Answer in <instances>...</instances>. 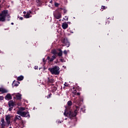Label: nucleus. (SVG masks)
<instances>
[{"label": "nucleus", "mask_w": 128, "mask_h": 128, "mask_svg": "<svg viewBox=\"0 0 128 128\" xmlns=\"http://www.w3.org/2000/svg\"><path fill=\"white\" fill-rule=\"evenodd\" d=\"M63 68H64V66H63Z\"/></svg>", "instance_id": "54"}, {"label": "nucleus", "mask_w": 128, "mask_h": 128, "mask_svg": "<svg viewBox=\"0 0 128 128\" xmlns=\"http://www.w3.org/2000/svg\"><path fill=\"white\" fill-rule=\"evenodd\" d=\"M4 96H0V100H4Z\"/></svg>", "instance_id": "33"}, {"label": "nucleus", "mask_w": 128, "mask_h": 128, "mask_svg": "<svg viewBox=\"0 0 128 128\" xmlns=\"http://www.w3.org/2000/svg\"><path fill=\"white\" fill-rule=\"evenodd\" d=\"M34 70H38V66H35L34 67Z\"/></svg>", "instance_id": "37"}, {"label": "nucleus", "mask_w": 128, "mask_h": 128, "mask_svg": "<svg viewBox=\"0 0 128 128\" xmlns=\"http://www.w3.org/2000/svg\"><path fill=\"white\" fill-rule=\"evenodd\" d=\"M14 95L16 97V100H22V94L20 93H17V94H12V96Z\"/></svg>", "instance_id": "9"}, {"label": "nucleus", "mask_w": 128, "mask_h": 128, "mask_svg": "<svg viewBox=\"0 0 128 128\" xmlns=\"http://www.w3.org/2000/svg\"><path fill=\"white\" fill-rule=\"evenodd\" d=\"M65 86H66V85H64Z\"/></svg>", "instance_id": "51"}, {"label": "nucleus", "mask_w": 128, "mask_h": 128, "mask_svg": "<svg viewBox=\"0 0 128 128\" xmlns=\"http://www.w3.org/2000/svg\"><path fill=\"white\" fill-rule=\"evenodd\" d=\"M22 112L20 111V110H19L17 111L16 114H20V116H21L22 115Z\"/></svg>", "instance_id": "26"}, {"label": "nucleus", "mask_w": 128, "mask_h": 128, "mask_svg": "<svg viewBox=\"0 0 128 128\" xmlns=\"http://www.w3.org/2000/svg\"><path fill=\"white\" fill-rule=\"evenodd\" d=\"M50 4H52V0L50 2Z\"/></svg>", "instance_id": "45"}, {"label": "nucleus", "mask_w": 128, "mask_h": 128, "mask_svg": "<svg viewBox=\"0 0 128 128\" xmlns=\"http://www.w3.org/2000/svg\"><path fill=\"white\" fill-rule=\"evenodd\" d=\"M2 2V1L0 0V2Z\"/></svg>", "instance_id": "53"}, {"label": "nucleus", "mask_w": 128, "mask_h": 128, "mask_svg": "<svg viewBox=\"0 0 128 128\" xmlns=\"http://www.w3.org/2000/svg\"><path fill=\"white\" fill-rule=\"evenodd\" d=\"M13 86H18V84H20V82L18 81L14 80L12 82Z\"/></svg>", "instance_id": "15"}, {"label": "nucleus", "mask_w": 128, "mask_h": 128, "mask_svg": "<svg viewBox=\"0 0 128 128\" xmlns=\"http://www.w3.org/2000/svg\"><path fill=\"white\" fill-rule=\"evenodd\" d=\"M59 52H58L57 54L59 58L62 57V49H58Z\"/></svg>", "instance_id": "14"}, {"label": "nucleus", "mask_w": 128, "mask_h": 128, "mask_svg": "<svg viewBox=\"0 0 128 128\" xmlns=\"http://www.w3.org/2000/svg\"><path fill=\"white\" fill-rule=\"evenodd\" d=\"M50 96H52V94L51 93L48 94V96H46V98H50Z\"/></svg>", "instance_id": "29"}, {"label": "nucleus", "mask_w": 128, "mask_h": 128, "mask_svg": "<svg viewBox=\"0 0 128 128\" xmlns=\"http://www.w3.org/2000/svg\"><path fill=\"white\" fill-rule=\"evenodd\" d=\"M54 18H56V20H60V18H62V14L60 12L54 15Z\"/></svg>", "instance_id": "12"}, {"label": "nucleus", "mask_w": 128, "mask_h": 128, "mask_svg": "<svg viewBox=\"0 0 128 128\" xmlns=\"http://www.w3.org/2000/svg\"><path fill=\"white\" fill-rule=\"evenodd\" d=\"M62 42L64 46H67V48H68L70 46V42H68V38H64L63 39H62Z\"/></svg>", "instance_id": "6"}, {"label": "nucleus", "mask_w": 128, "mask_h": 128, "mask_svg": "<svg viewBox=\"0 0 128 128\" xmlns=\"http://www.w3.org/2000/svg\"><path fill=\"white\" fill-rule=\"evenodd\" d=\"M24 14H26V12H24Z\"/></svg>", "instance_id": "49"}, {"label": "nucleus", "mask_w": 128, "mask_h": 128, "mask_svg": "<svg viewBox=\"0 0 128 128\" xmlns=\"http://www.w3.org/2000/svg\"><path fill=\"white\" fill-rule=\"evenodd\" d=\"M64 54H68V52L66 51V50H64Z\"/></svg>", "instance_id": "34"}, {"label": "nucleus", "mask_w": 128, "mask_h": 128, "mask_svg": "<svg viewBox=\"0 0 128 128\" xmlns=\"http://www.w3.org/2000/svg\"><path fill=\"white\" fill-rule=\"evenodd\" d=\"M8 11L7 10H4L2 12V13L0 14V22H6V16Z\"/></svg>", "instance_id": "4"}, {"label": "nucleus", "mask_w": 128, "mask_h": 128, "mask_svg": "<svg viewBox=\"0 0 128 128\" xmlns=\"http://www.w3.org/2000/svg\"><path fill=\"white\" fill-rule=\"evenodd\" d=\"M8 106L9 107L8 111L12 112V108H14V106H16V104L12 100H10L8 102Z\"/></svg>", "instance_id": "5"}, {"label": "nucleus", "mask_w": 128, "mask_h": 128, "mask_svg": "<svg viewBox=\"0 0 128 128\" xmlns=\"http://www.w3.org/2000/svg\"><path fill=\"white\" fill-rule=\"evenodd\" d=\"M54 80L48 78V84H54Z\"/></svg>", "instance_id": "17"}, {"label": "nucleus", "mask_w": 128, "mask_h": 128, "mask_svg": "<svg viewBox=\"0 0 128 128\" xmlns=\"http://www.w3.org/2000/svg\"><path fill=\"white\" fill-rule=\"evenodd\" d=\"M58 62H58V60H56L54 61V64H58Z\"/></svg>", "instance_id": "40"}, {"label": "nucleus", "mask_w": 128, "mask_h": 128, "mask_svg": "<svg viewBox=\"0 0 128 128\" xmlns=\"http://www.w3.org/2000/svg\"><path fill=\"white\" fill-rule=\"evenodd\" d=\"M51 53L54 54V56H52L51 58L50 56L47 57L46 60H48V62H52V61L56 58V54H58V52H56V50L54 49L52 50Z\"/></svg>", "instance_id": "3"}, {"label": "nucleus", "mask_w": 128, "mask_h": 128, "mask_svg": "<svg viewBox=\"0 0 128 128\" xmlns=\"http://www.w3.org/2000/svg\"><path fill=\"white\" fill-rule=\"evenodd\" d=\"M26 110V108L24 107H20V108H19V110L20 111V112H22V110Z\"/></svg>", "instance_id": "25"}, {"label": "nucleus", "mask_w": 128, "mask_h": 128, "mask_svg": "<svg viewBox=\"0 0 128 128\" xmlns=\"http://www.w3.org/2000/svg\"><path fill=\"white\" fill-rule=\"evenodd\" d=\"M42 60H43V62H44V64H46V59L44 58L42 59Z\"/></svg>", "instance_id": "38"}, {"label": "nucleus", "mask_w": 128, "mask_h": 128, "mask_svg": "<svg viewBox=\"0 0 128 128\" xmlns=\"http://www.w3.org/2000/svg\"><path fill=\"white\" fill-rule=\"evenodd\" d=\"M30 16V13L27 12V14L24 16L25 18H30L32 16Z\"/></svg>", "instance_id": "20"}, {"label": "nucleus", "mask_w": 128, "mask_h": 128, "mask_svg": "<svg viewBox=\"0 0 128 128\" xmlns=\"http://www.w3.org/2000/svg\"><path fill=\"white\" fill-rule=\"evenodd\" d=\"M18 118H20V120H22V117L20 116H18Z\"/></svg>", "instance_id": "42"}, {"label": "nucleus", "mask_w": 128, "mask_h": 128, "mask_svg": "<svg viewBox=\"0 0 128 128\" xmlns=\"http://www.w3.org/2000/svg\"><path fill=\"white\" fill-rule=\"evenodd\" d=\"M110 24V21H108V19H107V20H106V24Z\"/></svg>", "instance_id": "32"}, {"label": "nucleus", "mask_w": 128, "mask_h": 128, "mask_svg": "<svg viewBox=\"0 0 128 128\" xmlns=\"http://www.w3.org/2000/svg\"><path fill=\"white\" fill-rule=\"evenodd\" d=\"M68 106H72V102L70 100L68 101Z\"/></svg>", "instance_id": "22"}, {"label": "nucleus", "mask_w": 128, "mask_h": 128, "mask_svg": "<svg viewBox=\"0 0 128 128\" xmlns=\"http://www.w3.org/2000/svg\"><path fill=\"white\" fill-rule=\"evenodd\" d=\"M20 120V118H18V116H16L14 118V122H16V120Z\"/></svg>", "instance_id": "23"}, {"label": "nucleus", "mask_w": 128, "mask_h": 128, "mask_svg": "<svg viewBox=\"0 0 128 128\" xmlns=\"http://www.w3.org/2000/svg\"><path fill=\"white\" fill-rule=\"evenodd\" d=\"M11 24L13 25L14 24V22H12Z\"/></svg>", "instance_id": "48"}, {"label": "nucleus", "mask_w": 128, "mask_h": 128, "mask_svg": "<svg viewBox=\"0 0 128 128\" xmlns=\"http://www.w3.org/2000/svg\"><path fill=\"white\" fill-rule=\"evenodd\" d=\"M9 128H12V126L10 127Z\"/></svg>", "instance_id": "52"}, {"label": "nucleus", "mask_w": 128, "mask_h": 128, "mask_svg": "<svg viewBox=\"0 0 128 128\" xmlns=\"http://www.w3.org/2000/svg\"><path fill=\"white\" fill-rule=\"evenodd\" d=\"M20 116H22V118H30V112H28V111H27L26 112H22Z\"/></svg>", "instance_id": "7"}, {"label": "nucleus", "mask_w": 128, "mask_h": 128, "mask_svg": "<svg viewBox=\"0 0 128 128\" xmlns=\"http://www.w3.org/2000/svg\"><path fill=\"white\" fill-rule=\"evenodd\" d=\"M74 92H74V94H75V95H76V96H80V92H77V93H76V90H74Z\"/></svg>", "instance_id": "24"}, {"label": "nucleus", "mask_w": 128, "mask_h": 128, "mask_svg": "<svg viewBox=\"0 0 128 128\" xmlns=\"http://www.w3.org/2000/svg\"><path fill=\"white\" fill-rule=\"evenodd\" d=\"M2 92V88H0V92Z\"/></svg>", "instance_id": "46"}, {"label": "nucleus", "mask_w": 128, "mask_h": 128, "mask_svg": "<svg viewBox=\"0 0 128 128\" xmlns=\"http://www.w3.org/2000/svg\"><path fill=\"white\" fill-rule=\"evenodd\" d=\"M60 10H63L64 14H66V12H68V10L64 8V9L62 8H60Z\"/></svg>", "instance_id": "28"}, {"label": "nucleus", "mask_w": 128, "mask_h": 128, "mask_svg": "<svg viewBox=\"0 0 128 128\" xmlns=\"http://www.w3.org/2000/svg\"><path fill=\"white\" fill-rule=\"evenodd\" d=\"M63 68H64V66H63Z\"/></svg>", "instance_id": "55"}, {"label": "nucleus", "mask_w": 128, "mask_h": 128, "mask_svg": "<svg viewBox=\"0 0 128 128\" xmlns=\"http://www.w3.org/2000/svg\"><path fill=\"white\" fill-rule=\"evenodd\" d=\"M106 6H102V11L104 10H106Z\"/></svg>", "instance_id": "30"}, {"label": "nucleus", "mask_w": 128, "mask_h": 128, "mask_svg": "<svg viewBox=\"0 0 128 128\" xmlns=\"http://www.w3.org/2000/svg\"><path fill=\"white\" fill-rule=\"evenodd\" d=\"M48 70L52 74H54L55 76L60 74V67L58 66H54L52 68H48Z\"/></svg>", "instance_id": "2"}, {"label": "nucleus", "mask_w": 128, "mask_h": 128, "mask_svg": "<svg viewBox=\"0 0 128 128\" xmlns=\"http://www.w3.org/2000/svg\"><path fill=\"white\" fill-rule=\"evenodd\" d=\"M80 102H84V97L80 98Z\"/></svg>", "instance_id": "31"}, {"label": "nucleus", "mask_w": 128, "mask_h": 128, "mask_svg": "<svg viewBox=\"0 0 128 128\" xmlns=\"http://www.w3.org/2000/svg\"><path fill=\"white\" fill-rule=\"evenodd\" d=\"M10 116L7 115L6 116V122L8 124L7 126H10Z\"/></svg>", "instance_id": "8"}, {"label": "nucleus", "mask_w": 128, "mask_h": 128, "mask_svg": "<svg viewBox=\"0 0 128 128\" xmlns=\"http://www.w3.org/2000/svg\"><path fill=\"white\" fill-rule=\"evenodd\" d=\"M33 110H34V108H33Z\"/></svg>", "instance_id": "56"}, {"label": "nucleus", "mask_w": 128, "mask_h": 128, "mask_svg": "<svg viewBox=\"0 0 128 128\" xmlns=\"http://www.w3.org/2000/svg\"><path fill=\"white\" fill-rule=\"evenodd\" d=\"M68 24L64 22L62 23V28L63 30H66V28H68Z\"/></svg>", "instance_id": "16"}, {"label": "nucleus", "mask_w": 128, "mask_h": 128, "mask_svg": "<svg viewBox=\"0 0 128 128\" xmlns=\"http://www.w3.org/2000/svg\"><path fill=\"white\" fill-rule=\"evenodd\" d=\"M68 24H70V22H68Z\"/></svg>", "instance_id": "50"}, {"label": "nucleus", "mask_w": 128, "mask_h": 128, "mask_svg": "<svg viewBox=\"0 0 128 128\" xmlns=\"http://www.w3.org/2000/svg\"><path fill=\"white\" fill-rule=\"evenodd\" d=\"M14 98L16 100V97H14Z\"/></svg>", "instance_id": "47"}, {"label": "nucleus", "mask_w": 128, "mask_h": 128, "mask_svg": "<svg viewBox=\"0 0 128 128\" xmlns=\"http://www.w3.org/2000/svg\"><path fill=\"white\" fill-rule=\"evenodd\" d=\"M24 80V76H20L17 78V80H18L19 82H20L21 80Z\"/></svg>", "instance_id": "19"}, {"label": "nucleus", "mask_w": 128, "mask_h": 128, "mask_svg": "<svg viewBox=\"0 0 128 128\" xmlns=\"http://www.w3.org/2000/svg\"><path fill=\"white\" fill-rule=\"evenodd\" d=\"M5 100H12V95L10 94H8L4 98Z\"/></svg>", "instance_id": "11"}, {"label": "nucleus", "mask_w": 128, "mask_h": 128, "mask_svg": "<svg viewBox=\"0 0 128 128\" xmlns=\"http://www.w3.org/2000/svg\"><path fill=\"white\" fill-rule=\"evenodd\" d=\"M0 124H1V128H6V124L4 122V118H2L1 119V122H0Z\"/></svg>", "instance_id": "10"}, {"label": "nucleus", "mask_w": 128, "mask_h": 128, "mask_svg": "<svg viewBox=\"0 0 128 128\" xmlns=\"http://www.w3.org/2000/svg\"><path fill=\"white\" fill-rule=\"evenodd\" d=\"M20 20H24V18L20 17Z\"/></svg>", "instance_id": "41"}, {"label": "nucleus", "mask_w": 128, "mask_h": 128, "mask_svg": "<svg viewBox=\"0 0 128 128\" xmlns=\"http://www.w3.org/2000/svg\"><path fill=\"white\" fill-rule=\"evenodd\" d=\"M58 122V124H62V122H60V121Z\"/></svg>", "instance_id": "44"}, {"label": "nucleus", "mask_w": 128, "mask_h": 128, "mask_svg": "<svg viewBox=\"0 0 128 128\" xmlns=\"http://www.w3.org/2000/svg\"><path fill=\"white\" fill-rule=\"evenodd\" d=\"M1 92L2 94H6V92H8V91L4 88H1Z\"/></svg>", "instance_id": "18"}, {"label": "nucleus", "mask_w": 128, "mask_h": 128, "mask_svg": "<svg viewBox=\"0 0 128 128\" xmlns=\"http://www.w3.org/2000/svg\"><path fill=\"white\" fill-rule=\"evenodd\" d=\"M63 20H68V16H65V18H63Z\"/></svg>", "instance_id": "27"}, {"label": "nucleus", "mask_w": 128, "mask_h": 128, "mask_svg": "<svg viewBox=\"0 0 128 128\" xmlns=\"http://www.w3.org/2000/svg\"><path fill=\"white\" fill-rule=\"evenodd\" d=\"M60 61L61 62H66V60H64L62 58H60Z\"/></svg>", "instance_id": "36"}, {"label": "nucleus", "mask_w": 128, "mask_h": 128, "mask_svg": "<svg viewBox=\"0 0 128 128\" xmlns=\"http://www.w3.org/2000/svg\"><path fill=\"white\" fill-rule=\"evenodd\" d=\"M58 90V88L54 86H53L52 88V92H54L56 90Z\"/></svg>", "instance_id": "21"}, {"label": "nucleus", "mask_w": 128, "mask_h": 128, "mask_svg": "<svg viewBox=\"0 0 128 128\" xmlns=\"http://www.w3.org/2000/svg\"><path fill=\"white\" fill-rule=\"evenodd\" d=\"M80 110L82 112H85L86 110H84V108H81Z\"/></svg>", "instance_id": "35"}, {"label": "nucleus", "mask_w": 128, "mask_h": 128, "mask_svg": "<svg viewBox=\"0 0 128 128\" xmlns=\"http://www.w3.org/2000/svg\"><path fill=\"white\" fill-rule=\"evenodd\" d=\"M32 11H30V10H29V12H28V14H32Z\"/></svg>", "instance_id": "43"}, {"label": "nucleus", "mask_w": 128, "mask_h": 128, "mask_svg": "<svg viewBox=\"0 0 128 128\" xmlns=\"http://www.w3.org/2000/svg\"><path fill=\"white\" fill-rule=\"evenodd\" d=\"M76 109L74 112L72 110L65 111L64 112V116H68V118H76L77 114L76 112H78L80 110V106H76Z\"/></svg>", "instance_id": "1"}, {"label": "nucleus", "mask_w": 128, "mask_h": 128, "mask_svg": "<svg viewBox=\"0 0 128 128\" xmlns=\"http://www.w3.org/2000/svg\"><path fill=\"white\" fill-rule=\"evenodd\" d=\"M36 4L37 6H40L42 4V0H36Z\"/></svg>", "instance_id": "13"}, {"label": "nucleus", "mask_w": 128, "mask_h": 128, "mask_svg": "<svg viewBox=\"0 0 128 128\" xmlns=\"http://www.w3.org/2000/svg\"><path fill=\"white\" fill-rule=\"evenodd\" d=\"M55 6H56V7L58 6V3L55 4Z\"/></svg>", "instance_id": "39"}]
</instances>
